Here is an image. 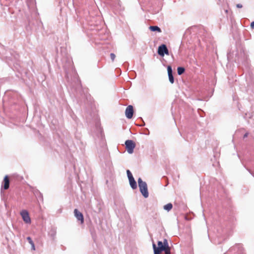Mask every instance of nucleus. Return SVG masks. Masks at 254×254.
<instances>
[{
	"label": "nucleus",
	"mask_w": 254,
	"mask_h": 254,
	"mask_svg": "<svg viewBox=\"0 0 254 254\" xmlns=\"http://www.w3.org/2000/svg\"><path fill=\"white\" fill-rule=\"evenodd\" d=\"M158 54L161 57H164L165 54L169 55V51L167 46L162 44L158 47Z\"/></svg>",
	"instance_id": "nucleus-5"
},
{
	"label": "nucleus",
	"mask_w": 254,
	"mask_h": 254,
	"mask_svg": "<svg viewBox=\"0 0 254 254\" xmlns=\"http://www.w3.org/2000/svg\"><path fill=\"white\" fill-rule=\"evenodd\" d=\"M149 29L152 31H158L159 32H161V29L157 26H150L149 27Z\"/></svg>",
	"instance_id": "nucleus-11"
},
{
	"label": "nucleus",
	"mask_w": 254,
	"mask_h": 254,
	"mask_svg": "<svg viewBox=\"0 0 254 254\" xmlns=\"http://www.w3.org/2000/svg\"><path fill=\"white\" fill-rule=\"evenodd\" d=\"M138 187L139 190L142 195L147 198L148 197L149 194L147 190V185L145 182H143L142 179L139 178L138 179Z\"/></svg>",
	"instance_id": "nucleus-1"
},
{
	"label": "nucleus",
	"mask_w": 254,
	"mask_h": 254,
	"mask_svg": "<svg viewBox=\"0 0 254 254\" xmlns=\"http://www.w3.org/2000/svg\"><path fill=\"white\" fill-rule=\"evenodd\" d=\"M20 215L23 220L25 223L30 224L31 223V219L30 218L28 211L26 210H23L20 212Z\"/></svg>",
	"instance_id": "nucleus-6"
},
{
	"label": "nucleus",
	"mask_w": 254,
	"mask_h": 254,
	"mask_svg": "<svg viewBox=\"0 0 254 254\" xmlns=\"http://www.w3.org/2000/svg\"><path fill=\"white\" fill-rule=\"evenodd\" d=\"M251 27L253 28H254V21L252 22L251 23Z\"/></svg>",
	"instance_id": "nucleus-20"
},
{
	"label": "nucleus",
	"mask_w": 254,
	"mask_h": 254,
	"mask_svg": "<svg viewBox=\"0 0 254 254\" xmlns=\"http://www.w3.org/2000/svg\"><path fill=\"white\" fill-rule=\"evenodd\" d=\"M110 57H111V59L112 60V61L113 62L116 58V56L113 53H111L110 54Z\"/></svg>",
	"instance_id": "nucleus-17"
},
{
	"label": "nucleus",
	"mask_w": 254,
	"mask_h": 254,
	"mask_svg": "<svg viewBox=\"0 0 254 254\" xmlns=\"http://www.w3.org/2000/svg\"><path fill=\"white\" fill-rule=\"evenodd\" d=\"M185 71V68L183 67H178L177 68V72L179 75H181Z\"/></svg>",
	"instance_id": "nucleus-14"
},
{
	"label": "nucleus",
	"mask_w": 254,
	"mask_h": 254,
	"mask_svg": "<svg viewBox=\"0 0 254 254\" xmlns=\"http://www.w3.org/2000/svg\"><path fill=\"white\" fill-rule=\"evenodd\" d=\"M27 241H28L29 243L31 245V249L32 250H35V245H34V242H33V241L32 240V239L30 237H28L27 238Z\"/></svg>",
	"instance_id": "nucleus-13"
},
{
	"label": "nucleus",
	"mask_w": 254,
	"mask_h": 254,
	"mask_svg": "<svg viewBox=\"0 0 254 254\" xmlns=\"http://www.w3.org/2000/svg\"><path fill=\"white\" fill-rule=\"evenodd\" d=\"M133 114V109L131 105L128 106L125 111L126 116L127 119H131L132 117Z\"/></svg>",
	"instance_id": "nucleus-7"
},
{
	"label": "nucleus",
	"mask_w": 254,
	"mask_h": 254,
	"mask_svg": "<svg viewBox=\"0 0 254 254\" xmlns=\"http://www.w3.org/2000/svg\"><path fill=\"white\" fill-rule=\"evenodd\" d=\"M236 6L238 8H242L243 7V5L240 3H238L236 5Z\"/></svg>",
	"instance_id": "nucleus-18"
},
{
	"label": "nucleus",
	"mask_w": 254,
	"mask_h": 254,
	"mask_svg": "<svg viewBox=\"0 0 254 254\" xmlns=\"http://www.w3.org/2000/svg\"><path fill=\"white\" fill-rule=\"evenodd\" d=\"M162 243L163 244L164 246H165V248L169 247L168 243V241L167 239H164L163 242H162Z\"/></svg>",
	"instance_id": "nucleus-16"
},
{
	"label": "nucleus",
	"mask_w": 254,
	"mask_h": 254,
	"mask_svg": "<svg viewBox=\"0 0 254 254\" xmlns=\"http://www.w3.org/2000/svg\"><path fill=\"white\" fill-rule=\"evenodd\" d=\"M154 253V254H160V253H158V252H157V253L155 252V253Z\"/></svg>",
	"instance_id": "nucleus-21"
},
{
	"label": "nucleus",
	"mask_w": 254,
	"mask_h": 254,
	"mask_svg": "<svg viewBox=\"0 0 254 254\" xmlns=\"http://www.w3.org/2000/svg\"><path fill=\"white\" fill-rule=\"evenodd\" d=\"M3 188L4 190H7L9 187V181L7 176H5L3 179Z\"/></svg>",
	"instance_id": "nucleus-10"
},
{
	"label": "nucleus",
	"mask_w": 254,
	"mask_h": 254,
	"mask_svg": "<svg viewBox=\"0 0 254 254\" xmlns=\"http://www.w3.org/2000/svg\"><path fill=\"white\" fill-rule=\"evenodd\" d=\"M165 254H171V248L170 247H167L163 250V251Z\"/></svg>",
	"instance_id": "nucleus-15"
},
{
	"label": "nucleus",
	"mask_w": 254,
	"mask_h": 254,
	"mask_svg": "<svg viewBox=\"0 0 254 254\" xmlns=\"http://www.w3.org/2000/svg\"><path fill=\"white\" fill-rule=\"evenodd\" d=\"M248 135H249V132H247L245 133V134L244 135V136H243L244 138L248 137Z\"/></svg>",
	"instance_id": "nucleus-19"
},
{
	"label": "nucleus",
	"mask_w": 254,
	"mask_h": 254,
	"mask_svg": "<svg viewBox=\"0 0 254 254\" xmlns=\"http://www.w3.org/2000/svg\"><path fill=\"white\" fill-rule=\"evenodd\" d=\"M74 213L76 219L80 221L81 223L82 224L84 222V218L83 214L79 212L77 209H75L74 210Z\"/></svg>",
	"instance_id": "nucleus-8"
},
{
	"label": "nucleus",
	"mask_w": 254,
	"mask_h": 254,
	"mask_svg": "<svg viewBox=\"0 0 254 254\" xmlns=\"http://www.w3.org/2000/svg\"><path fill=\"white\" fill-rule=\"evenodd\" d=\"M127 173L131 188L133 190L136 189L137 188L136 182L134 180L131 173L129 170H127Z\"/></svg>",
	"instance_id": "nucleus-3"
},
{
	"label": "nucleus",
	"mask_w": 254,
	"mask_h": 254,
	"mask_svg": "<svg viewBox=\"0 0 254 254\" xmlns=\"http://www.w3.org/2000/svg\"><path fill=\"white\" fill-rule=\"evenodd\" d=\"M164 209L167 211H170L173 208V205L171 203H169L166 205H165L163 207Z\"/></svg>",
	"instance_id": "nucleus-12"
},
{
	"label": "nucleus",
	"mask_w": 254,
	"mask_h": 254,
	"mask_svg": "<svg viewBox=\"0 0 254 254\" xmlns=\"http://www.w3.org/2000/svg\"><path fill=\"white\" fill-rule=\"evenodd\" d=\"M152 247L154 250V253L158 252V253L160 254L163 252V250H164L165 248V247L164 246L163 244L161 241L158 242V247H156L154 243H153Z\"/></svg>",
	"instance_id": "nucleus-4"
},
{
	"label": "nucleus",
	"mask_w": 254,
	"mask_h": 254,
	"mask_svg": "<svg viewBox=\"0 0 254 254\" xmlns=\"http://www.w3.org/2000/svg\"><path fill=\"white\" fill-rule=\"evenodd\" d=\"M167 70L169 81L172 84H173L174 82V79L173 75L172 69L170 65L168 66Z\"/></svg>",
	"instance_id": "nucleus-9"
},
{
	"label": "nucleus",
	"mask_w": 254,
	"mask_h": 254,
	"mask_svg": "<svg viewBox=\"0 0 254 254\" xmlns=\"http://www.w3.org/2000/svg\"><path fill=\"white\" fill-rule=\"evenodd\" d=\"M126 148L129 154H132L135 147V143L131 140H127L125 142Z\"/></svg>",
	"instance_id": "nucleus-2"
}]
</instances>
